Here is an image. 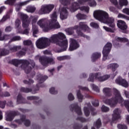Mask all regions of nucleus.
Returning a JSON list of instances; mask_svg holds the SVG:
<instances>
[{"instance_id": "f257e3e1", "label": "nucleus", "mask_w": 129, "mask_h": 129, "mask_svg": "<svg viewBox=\"0 0 129 129\" xmlns=\"http://www.w3.org/2000/svg\"><path fill=\"white\" fill-rule=\"evenodd\" d=\"M50 43H53L59 46L62 51H66L68 47V40L66 39V35L62 32L52 34L50 38H41L38 39L36 42V47L38 49H44L48 46H50Z\"/></svg>"}, {"instance_id": "f03ea898", "label": "nucleus", "mask_w": 129, "mask_h": 129, "mask_svg": "<svg viewBox=\"0 0 129 129\" xmlns=\"http://www.w3.org/2000/svg\"><path fill=\"white\" fill-rule=\"evenodd\" d=\"M94 17L96 20L102 22V23H105V24H107L111 28H113L111 29L106 26H103V29L106 32H110V33L114 32V30H115L114 29V27H115L114 19L113 18H109L107 12L102 10H97L94 12Z\"/></svg>"}, {"instance_id": "7ed1b4c3", "label": "nucleus", "mask_w": 129, "mask_h": 129, "mask_svg": "<svg viewBox=\"0 0 129 129\" xmlns=\"http://www.w3.org/2000/svg\"><path fill=\"white\" fill-rule=\"evenodd\" d=\"M57 12H53L50 16L51 19L49 25H47V20L46 18H43L37 22V25L40 28L43 29L44 32H48L52 29H60V26L59 22L57 21Z\"/></svg>"}, {"instance_id": "20e7f679", "label": "nucleus", "mask_w": 129, "mask_h": 129, "mask_svg": "<svg viewBox=\"0 0 129 129\" xmlns=\"http://www.w3.org/2000/svg\"><path fill=\"white\" fill-rule=\"evenodd\" d=\"M18 17L21 18L23 20L22 26L23 28H28L30 25V23H32V31H33V37H37L36 35V34H38V27L35 25L38 21V17L31 16L28 20H27L28 18V15L24 14L22 12H19L18 13Z\"/></svg>"}, {"instance_id": "39448f33", "label": "nucleus", "mask_w": 129, "mask_h": 129, "mask_svg": "<svg viewBox=\"0 0 129 129\" xmlns=\"http://www.w3.org/2000/svg\"><path fill=\"white\" fill-rule=\"evenodd\" d=\"M82 29V30H84V31H89V27L85 24L84 22H81L79 24V27L76 26L74 28H70L66 29V31L68 35H72L73 34L74 31L73 29Z\"/></svg>"}, {"instance_id": "423d86ee", "label": "nucleus", "mask_w": 129, "mask_h": 129, "mask_svg": "<svg viewBox=\"0 0 129 129\" xmlns=\"http://www.w3.org/2000/svg\"><path fill=\"white\" fill-rule=\"evenodd\" d=\"M54 7L55 6L52 4L42 5L38 11V14L39 15L49 14L52 11V10L54 9Z\"/></svg>"}, {"instance_id": "0eeeda50", "label": "nucleus", "mask_w": 129, "mask_h": 129, "mask_svg": "<svg viewBox=\"0 0 129 129\" xmlns=\"http://www.w3.org/2000/svg\"><path fill=\"white\" fill-rule=\"evenodd\" d=\"M112 45L110 43H107L106 45L104 46L103 50V60L105 61L107 58V56L108 55V53L110 52V50H111V47Z\"/></svg>"}, {"instance_id": "6e6552de", "label": "nucleus", "mask_w": 129, "mask_h": 129, "mask_svg": "<svg viewBox=\"0 0 129 129\" xmlns=\"http://www.w3.org/2000/svg\"><path fill=\"white\" fill-rule=\"evenodd\" d=\"M120 113H121L120 109L118 108L115 109L112 115V121H115V120H117V119L120 118Z\"/></svg>"}, {"instance_id": "1a4fd4ad", "label": "nucleus", "mask_w": 129, "mask_h": 129, "mask_svg": "<svg viewBox=\"0 0 129 129\" xmlns=\"http://www.w3.org/2000/svg\"><path fill=\"white\" fill-rule=\"evenodd\" d=\"M39 60L43 66H47V64H49H49H54V59L49 57L40 58Z\"/></svg>"}, {"instance_id": "9d476101", "label": "nucleus", "mask_w": 129, "mask_h": 129, "mask_svg": "<svg viewBox=\"0 0 129 129\" xmlns=\"http://www.w3.org/2000/svg\"><path fill=\"white\" fill-rule=\"evenodd\" d=\"M59 12L60 13V18L61 20H65V19H67L68 17V11H67L66 7L62 8H60Z\"/></svg>"}, {"instance_id": "9b49d317", "label": "nucleus", "mask_w": 129, "mask_h": 129, "mask_svg": "<svg viewBox=\"0 0 129 129\" xmlns=\"http://www.w3.org/2000/svg\"><path fill=\"white\" fill-rule=\"evenodd\" d=\"M70 48L69 50L70 51H73L74 50H76L77 48H79V44L77 43V41H76L75 40L71 38L70 39Z\"/></svg>"}, {"instance_id": "f8f14e48", "label": "nucleus", "mask_w": 129, "mask_h": 129, "mask_svg": "<svg viewBox=\"0 0 129 129\" xmlns=\"http://www.w3.org/2000/svg\"><path fill=\"white\" fill-rule=\"evenodd\" d=\"M79 3L80 5H89L90 7H96V2L94 0H82L81 1H79Z\"/></svg>"}, {"instance_id": "ddd939ff", "label": "nucleus", "mask_w": 129, "mask_h": 129, "mask_svg": "<svg viewBox=\"0 0 129 129\" xmlns=\"http://www.w3.org/2000/svg\"><path fill=\"white\" fill-rule=\"evenodd\" d=\"M20 25H21V21L20 20L17 19L15 22V27L18 30L17 33H22V34L24 35H28L30 29H26L23 32H21L20 31Z\"/></svg>"}, {"instance_id": "4468645a", "label": "nucleus", "mask_w": 129, "mask_h": 129, "mask_svg": "<svg viewBox=\"0 0 129 129\" xmlns=\"http://www.w3.org/2000/svg\"><path fill=\"white\" fill-rule=\"evenodd\" d=\"M117 26L119 29H120L122 31H125L127 29V26L125 22L122 20H118Z\"/></svg>"}, {"instance_id": "2eb2a0df", "label": "nucleus", "mask_w": 129, "mask_h": 129, "mask_svg": "<svg viewBox=\"0 0 129 129\" xmlns=\"http://www.w3.org/2000/svg\"><path fill=\"white\" fill-rule=\"evenodd\" d=\"M116 83L117 84H119V85H121L123 87H127L128 86V83H127L126 81L124 79H121V78L119 77L115 80Z\"/></svg>"}, {"instance_id": "dca6fc26", "label": "nucleus", "mask_w": 129, "mask_h": 129, "mask_svg": "<svg viewBox=\"0 0 129 129\" xmlns=\"http://www.w3.org/2000/svg\"><path fill=\"white\" fill-rule=\"evenodd\" d=\"M95 77L96 79H97L99 81H105V80H107V79H108L109 78V76L106 75L104 76H101V75L100 73L97 74Z\"/></svg>"}, {"instance_id": "f3484780", "label": "nucleus", "mask_w": 129, "mask_h": 129, "mask_svg": "<svg viewBox=\"0 0 129 129\" xmlns=\"http://www.w3.org/2000/svg\"><path fill=\"white\" fill-rule=\"evenodd\" d=\"M119 4L117 5L116 8L118 10H121L123 6H127L128 2L127 0H118Z\"/></svg>"}, {"instance_id": "a211bd4d", "label": "nucleus", "mask_w": 129, "mask_h": 129, "mask_svg": "<svg viewBox=\"0 0 129 129\" xmlns=\"http://www.w3.org/2000/svg\"><path fill=\"white\" fill-rule=\"evenodd\" d=\"M15 115H17V114H16V112H14V113H7L6 116V120H7L8 121H12V120L14 118Z\"/></svg>"}, {"instance_id": "6ab92c4d", "label": "nucleus", "mask_w": 129, "mask_h": 129, "mask_svg": "<svg viewBox=\"0 0 129 129\" xmlns=\"http://www.w3.org/2000/svg\"><path fill=\"white\" fill-rule=\"evenodd\" d=\"M23 122L26 126H29L30 125V121L29 120L26 119V116H23V118L21 120H17V122H18V123H22Z\"/></svg>"}, {"instance_id": "aec40b11", "label": "nucleus", "mask_w": 129, "mask_h": 129, "mask_svg": "<svg viewBox=\"0 0 129 129\" xmlns=\"http://www.w3.org/2000/svg\"><path fill=\"white\" fill-rule=\"evenodd\" d=\"M30 1H27L24 2H22L16 5V10L17 12H19V10H21V8H22V6H26L27 4L29 3Z\"/></svg>"}, {"instance_id": "412c9836", "label": "nucleus", "mask_w": 129, "mask_h": 129, "mask_svg": "<svg viewBox=\"0 0 129 129\" xmlns=\"http://www.w3.org/2000/svg\"><path fill=\"white\" fill-rule=\"evenodd\" d=\"M79 7V5L76 3H75L72 5L71 7L70 8V10L72 13H74V12L77 11Z\"/></svg>"}, {"instance_id": "4be33fe9", "label": "nucleus", "mask_w": 129, "mask_h": 129, "mask_svg": "<svg viewBox=\"0 0 129 129\" xmlns=\"http://www.w3.org/2000/svg\"><path fill=\"white\" fill-rule=\"evenodd\" d=\"M2 30H0V41H4V40H8V39H12V36L11 35H5L2 37Z\"/></svg>"}, {"instance_id": "5701e85b", "label": "nucleus", "mask_w": 129, "mask_h": 129, "mask_svg": "<svg viewBox=\"0 0 129 129\" xmlns=\"http://www.w3.org/2000/svg\"><path fill=\"white\" fill-rule=\"evenodd\" d=\"M31 66H32V68H34V67L35 66V63L33 62L32 64H29L28 66H27L25 69V72L26 73H29V71H31V70L32 69V67Z\"/></svg>"}, {"instance_id": "b1692460", "label": "nucleus", "mask_w": 129, "mask_h": 129, "mask_svg": "<svg viewBox=\"0 0 129 129\" xmlns=\"http://www.w3.org/2000/svg\"><path fill=\"white\" fill-rule=\"evenodd\" d=\"M117 18L118 19H124V20L129 21V17L121 13L118 14Z\"/></svg>"}, {"instance_id": "393cba45", "label": "nucleus", "mask_w": 129, "mask_h": 129, "mask_svg": "<svg viewBox=\"0 0 129 129\" xmlns=\"http://www.w3.org/2000/svg\"><path fill=\"white\" fill-rule=\"evenodd\" d=\"M26 11L28 13H34L36 11V7L34 6H28L27 7Z\"/></svg>"}, {"instance_id": "a878e982", "label": "nucleus", "mask_w": 129, "mask_h": 129, "mask_svg": "<svg viewBox=\"0 0 129 129\" xmlns=\"http://www.w3.org/2000/svg\"><path fill=\"white\" fill-rule=\"evenodd\" d=\"M118 68V64H117L116 63H112V64H109L108 66V68L109 69H112V70L113 71H114V70H115L116 68Z\"/></svg>"}, {"instance_id": "bb28decb", "label": "nucleus", "mask_w": 129, "mask_h": 129, "mask_svg": "<svg viewBox=\"0 0 129 129\" xmlns=\"http://www.w3.org/2000/svg\"><path fill=\"white\" fill-rule=\"evenodd\" d=\"M103 92L107 94L106 97H110L111 94L110 93H109L110 92V89L107 88H104L103 89Z\"/></svg>"}, {"instance_id": "cd10ccee", "label": "nucleus", "mask_w": 129, "mask_h": 129, "mask_svg": "<svg viewBox=\"0 0 129 129\" xmlns=\"http://www.w3.org/2000/svg\"><path fill=\"white\" fill-rule=\"evenodd\" d=\"M108 9L109 11H110L112 13H113L114 14H115L116 15H117V14H118V11H117V10H116V9H115V8L113 7L110 6L108 8Z\"/></svg>"}, {"instance_id": "c85d7f7f", "label": "nucleus", "mask_w": 129, "mask_h": 129, "mask_svg": "<svg viewBox=\"0 0 129 129\" xmlns=\"http://www.w3.org/2000/svg\"><path fill=\"white\" fill-rule=\"evenodd\" d=\"M10 53L9 50H7V49H0V55L1 56H5V55H8Z\"/></svg>"}, {"instance_id": "c756f323", "label": "nucleus", "mask_w": 129, "mask_h": 129, "mask_svg": "<svg viewBox=\"0 0 129 129\" xmlns=\"http://www.w3.org/2000/svg\"><path fill=\"white\" fill-rule=\"evenodd\" d=\"M89 105L90 104H88V108L85 107L84 109L85 115H86V116H88V115H89L90 112H89V110H88V109L91 108V107Z\"/></svg>"}, {"instance_id": "7c9ffc66", "label": "nucleus", "mask_w": 129, "mask_h": 129, "mask_svg": "<svg viewBox=\"0 0 129 129\" xmlns=\"http://www.w3.org/2000/svg\"><path fill=\"white\" fill-rule=\"evenodd\" d=\"M101 56V54H100V53H95L92 55V59L93 61H94L93 60H94V59H97L99 58V57H100Z\"/></svg>"}, {"instance_id": "2f4dec72", "label": "nucleus", "mask_w": 129, "mask_h": 129, "mask_svg": "<svg viewBox=\"0 0 129 129\" xmlns=\"http://www.w3.org/2000/svg\"><path fill=\"white\" fill-rule=\"evenodd\" d=\"M77 18L78 20H85V19H86V16L81 14H79L77 15Z\"/></svg>"}, {"instance_id": "473e14b6", "label": "nucleus", "mask_w": 129, "mask_h": 129, "mask_svg": "<svg viewBox=\"0 0 129 129\" xmlns=\"http://www.w3.org/2000/svg\"><path fill=\"white\" fill-rule=\"evenodd\" d=\"M101 109L103 112H107V111H109V108L104 105L102 106Z\"/></svg>"}, {"instance_id": "72a5a7b5", "label": "nucleus", "mask_w": 129, "mask_h": 129, "mask_svg": "<svg viewBox=\"0 0 129 129\" xmlns=\"http://www.w3.org/2000/svg\"><path fill=\"white\" fill-rule=\"evenodd\" d=\"M81 11H84L86 13H89V7H82L80 8Z\"/></svg>"}, {"instance_id": "f704fd0d", "label": "nucleus", "mask_w": 129, "mask_h": 129, "mask_svg": "<svg viewBox=\"0 0 129 129\" xmlns=\"http://www.w3.org/2000/svg\"><path fill=\"white\" fill-rule=\"evenodd\" d=\"M16 0H7L5 2V5H13Z\"/></svg>"}, {"instance_id": "c9c22d12", "label": "nucleus", "mask_w": 129, "mask_h": 129, "mask_svg": "<svg viewBox=\"0 0 129 129\" xmlns=\"http://www.w3.org/2000/svg\"><path fill=\"white\" fill-rule=\"evenodd\" d=\"M122 12L125 15L129 16V8H126L122 10Z\"/></svg>"}, {"instance_id": "e433bc0d", "label": "nucleus", "mask_w": 129, "mask_h": 129, "mask_svg": "<svg viewBox=\"0 0 129 129\" xmlns=\"http://www.w3.org/2000/svg\"><path fill=\"white\" fill-rule=\"evenodd\" d=\"M77 97L79 100V101H81V100H82V99L83 98V96L81 95V94L80 93V91H78L77 92Z\"/></svg>"}, {"instance_id": "4c0bfd02", "label": "nucleus", "mask_w": 129, "mask_h": 129, "mask_svg": "<svg viewBox=\"0 0 129 129\" xmlns=\"http://www.w3.org/2000/svg\"><path fill=\"white\" fill-rule=\"evenodd\" d=\"M23 43L25 46H29V45H32V41L31 40H25L23 41Z\"/></svg>"}, {"instance_id": "58836bf2", "label": "nucleus", "mask_w": 129, "mask_h": 129, "mask_svg": "<svg viewBox=\"0 0 129 129\" xmlns=\"http://www.w3.org/2000/svg\"><path fill=\"white\" fill-rule=\"evenodd\" d=\"M90 26L91 27H92V28H95V29H97L99 27L98 24L94 22L91 23Z\"/></svg>"}, {"instance_id": "ea45409f", "label": "nucleus", "mask_w": 129, "mask_h": 129, "mask_svg": "<svg viewBox=\"0 0 129 129\" xmlns=\"http://www.w3.org/2000/svg\"><path fill=\"white\" fill-rule=\"evenodd\" d=\"M117 127L118 129H127V127L125 125L118 124Z\"/></svg>"}, {"instance_id": "a19ab883", "label": "nucleus", "mask_w": 129, "mask_h": 129, "mask_svg": "<svg viewBox=\"0 0 129 129\" xmlns=\"http://www.w3.org/2000/svg\"><path fill=\"white\" fill-rule=\"evenodd\" d=\"M23 99L22 98V96L21 95H19L17 97V103H22V101Z\"/></svg>"}, {"instance_id": "79ce46f5", "label": "nucleus", "mask_w": 129, "mask_h": 129, "mask_svg": "<svg viewBox=\"0 0 129 129\" xmlns=\"http://www.w3.org/2000/svg\"><path fill=\"white\" fill-rule=\"evenodd\" d=\"M49 92L51 94H56V93H57V91L55 90L54 88H51L49 89Z\"/></svg>"}, {"instance_id": "37998d69", "label": "nucleus", "mask_w": 129, "mask_h": 129, "mask_svg": "<svg viewBox=\"0 0 129 129\" xmlns=\"http://www.w3.org/2000/svg\"><path fill=\"white\" fill-rule=\"evenodd\" d=\"M21 39L20 36H15L12 39V41H20Z\"/></svg>"}, {"instance_id": "c03bdc74", "label": "nucleus", "mask_w": 129, "mask_h": 129, "mask_svg": "<svg viewBox=\"0 0 129 129\" xmlns=\"http://www.w3.org/2000/svg\"><path fill=\"white\" fill-rule=\"evenodd\" d=\"M22 90L24 92H31V91H32V89H28V88H22Z\"/></svg>"}, {"instance_id": "a18cd8bd", "label": "nucleus", "mask_w": 129, "mask_h": 129, "mask_svg": "<svg viewBox=\"0 0 129 129\" xmlns=\"http://www.w3.org/2000/svg\"><path fill=\"white\" fill-rule=\"evenodd\" d=\"M88 81H92L93 82L94 80V75L91 74L90 76V77L88 79Z\"/></svg>"}, {"instance_id": "49530a36", "label": "nucleus", "mask_w": 129, "mask_h": 129, "mask_svg": "<svg viewBox=\"0 0 129 129\" xmlns=\"http://www.w3.org/2000/svg\"><path fill=\"white\" fill-rule=\"evenodd\" d=\"M68 99L70 100H74V96H73V95H72V94L70 93L68 96Z\"/></svg>"}, {"instance_id": "de8ad7c7", "label": "nucleus", "mask_w": 129, "mask_h": 129, "mask_svg": "<svg viewBox=\"0 0 129 129\" xmlns=\"http://www.w3.org/2000/svg\"><path fill=\"white\" fill-rule=\"evenodd\" d=\"M17 49H18V47L17 46H14L13 47H10V50L12 52H16V51H17Z\"/></svg>"}, {"instance_id": "09e8293b", "label": "nucleus", "mask_w": 129, "mask_h": 129, "mask_svg": "<svg viewBox=\"0 0 129 129\" xmlns=\"http://www.w3.org/2000/svg\"><path fill=\"white\" fill-rule=\"evenodd\" d=\"M92 104L94 106H95V107L98 106V105H99L98 101H97V100L92 102Z\"/></svg>"}, {"instance_id": "8fccbe9b", "label": "nucleus", "mask_w": 129, "mask_h": 129, "mask_svg": "<svg viewBox=\"0 0 129 129\" xmlns=\"http://www.w3.org/2000/svg\"><path fill=\"white\" fill-rule=\"evenodd\" d=\"M29 100H32L33 99H38V97L30 96L27 97Z\"/></svg>"}, {"instance_id": "3c124183", "label": "nucleus", "mask_w": 129, "mask_h": 129, "mask_svg": "<svg viewBox=\"0 0 129 129\" xmlns=\"http://www.w3.org/2000/svg\"><path fill=\"white\" fill-rule=\"evenodd\" d=\"M6 106V103L4 102H0V107L1 108H5V106Z\"/></svg>"}, {"instance_id": "603ef678", "label": "nucleus", "mask_w": 129, "mask_h": 129, "mask_svg": "<svg viewBox=\"0 0 129 129\" xmlns=\"http://www.w3.org/2000/svg\"><path fill=\"white\" fill-rule=\"evenodd\" d=\"M110 1L111 3H112V4L114 5V6H117V0H110Z\"/></svg>"}, {"instance_id": "864d4df0", "label": "nucleus", "mask_w": 129, "mask_h": 129, "mask_svg": "<svg viewBox=\"0 0 129 129\" xmlns=\"http://www.w3.org/2000/svg\"><path fill=\"white\" fill-rule=\"evenodd\" d=\"M12 62H13L14 64H16L18 65V64L20 63V60L19 59H13Z\"/></svg>"}, {"instance_id": "5fc2aeb1", "label": "nucleus", "mask_w": 129, "mask_h": 129, "mask_svg": "<svg viewBox=\"0 0 129 129\" xmlns=\"http://www.w3.org/2000/svg\"><path fill=\"white\" fill-rule=\"evenodd\" d=\"M12 31V28L10 26L7 27L5 29L6 32H11Z\"/></svg>"}, {"instance_id": "6e6d98bb", "label": "nucleus", "mask_w": 129, "mask_h": 129, "mask_svg": "<svg viewBox=\"0 0 129 129\" xmlns=\"http://www.w3.org/2000/svg\"><path fill=\"white\" fill-rule=\"evenodd\" d=\"M76 112L78 113V114H82V112H81V109L80 107H79L78 108V110L76 111Z\"/></svg>"}, {"instance_id": "4d7b16f0", "label": "nucleus", "mask_w": 129, "mask_h": 129, "mask_svg": "<svg viewBox=\"0 0 129 129\" xmlns=\"http://www.w3.org/2000/svg\"><path fill=\"white\" fill-rule=\"evenodd\" d=\"M92 87H93V89H94V90H96V91H99L97 86H95V85H93Z\"/></svg>"}, {"instance_id": "13d9d810", "label": "nucleus", "mask_w": 129, "mask_h": 129, "mask_svg": "<svg viewBox=\"0 0 129 129\" xmlns=\"http://www.w3.org/2000/svg\"><path fill=\"white\" fill-rule=\"evenodd\" d=\"M65 59V56H58L57 57V59L59 61H62V60H64Z\"/></svg>"}, {"instance_id": "bf43d9fd", "label": "nucleus", "mask_w": 129, "mask_h": 129, "mask_svg": "<svg viewBox=\"0 0 129 129\" xmlns=\"http://www.w3.org/2000/svg\"><path fill=\"white\" fill-rule=\"evenodd\" d=\"M68 1V0H60L59 2L62 5H65V3Z\"/></svg>"}, {"instance_id": "052dcab7", "label": "nucleus", "mask_w": 129, "mask_h": 129, "mask_svg": "<svg viewBox=\"0 0 129 129\" xmlns=\"http://www.w3.org/2000/svg\"><path fill=\"white\" fill-rule=\"evenodd\" d=\"M7 16L3 17V18L1 20V21H2V23H4V22H5V21H7Z\"/></svg>"}, {"instance_id": "680f3d73", "label": "nucleus", "mask_w": 129, "mask_h": 129, "mask_svg": "<svg viewBox=\"0 0 129 129\" xmlns=\"http://www.w3.org/2000/svg\"><path fill=\"white\" fill-rule=\"evenodd\" d=\"M6 9L5 7H2L0 8V14H2V12H3V11H4V10H5Z\"/></svg>"}, {"instance_id": "e2e57ef3", "label": "nucleus", "mask_w": 129, "mask_h": 129, "mask_svg": "<svg viewBox=\"0 0 129 129\" xmlns=\"http://www.w3.org/2000/svg\"><path fill=\"white\" fill-rule=\"evenodd\" d=\"M10 95H11L10 94V93L9 92H5L4 94V96H5V97L10 96Z\"/></svg>"}, {"instance_id": "0e129e2a", "label": "nucleus", "mask_w": 129, "mask_h": 129, "mask_svg": "<svg viewBox=\"0 0 129 129\" xmlns=\"http://www.w3.org/2000/svg\"><path fill=\"white\" fill-rule=\"evenodd\" d=\"M25 53L24 51H20L19 52V55H20V56H23V55H25Z\"/></svg>"}, {"instance_id": "69168bd1", "label": "nucleus", "mask_w": 129, "mask_h": 129, "mask_svg": "<svg viewBox=\"0 0 129 129\" xmlns=\"http://www.w3.org/2000/svg\"><path fill=\"white\" fill-rule=\"evenodd\" d=\"M3 119V112L0 110V120Z\"/></svg>"}, {"instance_id": "338daca9", "label": "nucleus", "mask_w": 129, "mask_h": 129, "mask_svg": "<svg viewBox=\"0 0 129 129\" xmlns=\"http://www.w3.org/2000/svg\"><path fill=\"white\" fill-rule=\"evenodd\" d=\"M79 35H80V36H82V37H87V36L84 35V34H83V33H82L81 32H80L79 33Z\"/></svg>"}, {"instance_id": "774afa93", "label": "nucleus", "mask_w": 129, "mask_h": 129, "mask_svg": "<svg viewBox=\"0 0 129 129\" xmlns=\"http://www.w3.org/2000/svg\"><path fill=\"white\" fill-rule=\"evenodd\" d=\"M79 119L80 120H81V121H85V119H84V118L81 117Z\"/></svg>"}]
</instances>
